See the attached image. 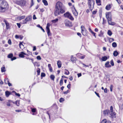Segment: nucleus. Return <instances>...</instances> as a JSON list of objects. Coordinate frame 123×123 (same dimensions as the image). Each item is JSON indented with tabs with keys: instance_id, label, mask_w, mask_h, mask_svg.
Instances as JSON below:
<instances>
[{
	"instance_id": "3c124183",
	"label": "nucleus",
	"mask_w": 123,
	"mask_h": 123,
	"mask_svg": "<svg viewBox=\"0 0 123 123\" xmlns=\"http://www.w3.org/2000/svg\"><path fill=\"white\" fill-rule=\"evenodd\" d=\"M64 99L63 98H61L59 100V101L60 102H62L64 101Z\"/></svg>"
},
{
	"instance_id": "72a5a7b5",
	"label": "nucleus",
	"mask_w": 123,
	"mask_h": 123,
	"mask_svg": "<svg viewBox=\"0 0 123 123\" xmlns=\"http://www.w3.org/2000/svg\"><path fill=\"white\" fill-rule=\"evenodd\" d=\"M107 34L109 36H111L112 35V33L111 31L109 30L108 31Z\"/></svg>"
},
{
	"instance_id": "aec40b11",
	"label": "nucleus",
	"mask_w": 123,
	"mask_h": 123,
	"mask_svg": "<svg viewBox=\"0 0 123 123\" xmlns=\"http://www.w3.org/2000/svg\"><path fill=\"white\" fill-rule=\"evenodd\" d=\"M60 61H58L57 62V65L58 68H60L61 67L62 64Z\"/></svg>"
},
{
	"instance_id": "6e6d98bb",
	"label": "nucleus",
	"mask_w": 123,
	"mask_h": 123,
	"mask_svg": "<svg viewBox=\"0 0 123 123\" xmlns=\"http://www.w3.org/2000/svg\"><path fill=\"white\" fill-rule=\"evenodd\" d=\"M17 58L16 57H13L12 58H11V60L12 61H13V60H15Z\"/></svg>"
},
{
	"instance_id": "f257e3e1",
	"label": "nucleus",
	"mask_w": 123,
	"mask_h": 123,
	"mask_svg": "<svg viewBox=\"0 0 123 123\" xmlns=\"http://www.w3.org/2000/svg\"><path fill=\"white\" fill-rule=\"evenodd\" d=\"M66 8L62 3L60 2H57L55 6V10L54 12V15L55 16L62 14L65 12Z\"/></svg>"
},
{
	"instance_id": "9b49d317",
	"label": "nucleus",
	"mask_w": 123,
	"mask_h": 123,
	"mask_svg": "<svg viewBox=\"0 0 123 123\" xmlns=\"http://www.w3.org/2000/svg\"><path fill=\"white\" fill-rule=\"evenodd\" d=\"M112 19H110V20H107L108 23L109 24V25H115L116 23L115 22H112L111 21Z\"/></svg>"
},
{
	"instance_id": "c756f323",
	"label": "nucleus",
	"mask_w": 123,
	"mask_h": 123,
	"mask_svg": "<svg viewBox=\"0 0 123 123\" xmlns=\"http://www.w3.org/2000/svg\"><path fill=\"white\" fill-rule=\"evenodd\" d=\"M1 71L2 72H5L6 71L5 68V67H2L1 68Z\"/></svg>"
},
{
	"instance_id": "6e6552de",
	"label": "nucleus",
	"mask_w": 123,
	"mask_h": 123,
	"mask_svg": "<svg viewBox=\"0 0 123 123\" xmlns=\"http://www.w3.org/2000/svg\"><path fill=\"white\" fill-rule=\"evenodd\" d=\"M65 24L66 26L70 27L72 26V23L68 20H66L65 21Z\"/></svg>"
},
{
	"instance_id": "0e129e2a",
	"label": "nucleus",
	"mask_w": 123,
	"mask_h": 123,
	"mask_svg": "<svg viewBox=\"0 0 123 123\" xmlns=\"http://www.w3.org/2000/svg\"><path fill=\"white\" fill-rule=\"evenodd\" d=\"M77 75L78 77H79L81 76V73H79L77 74Z\"/></svg>"
},
{
	"instance_id": "7ed1b4c3",
	"label": "nucleus",
	"mask_w": 123,
	"mask_h": 123,
	"mask_svg": "<svg viewBox=\"0 0 123 123\" xmlns=\"http://www.w3.org/2000/svg\"><path fill=\"white\" fill-rule=\"evenodd\" d=\"M109 112V117L111 118L116 117V114L113 111V108L112 106H111L110 107V111Z\"/></svg>"
},
{
	"instance_id": "cd10ccee",
	"label": "nucleus",
	"mask_w": 123,
	"mask_h": 123,
	"mask_svg": "<svg viewBox=\"0 0 123 123\" xmlns=\"http://www.w3.org/2000/svg\"><path fill=\"white\" fill-rule=\"evenodd\" d=\"M13 56V54L12 53L9 54L7 56V57L9 58H11Z\"/></svg>"
},
{
	"instance_id": "864d4df0",
	"label": "nucleus",
	"mask_w": 123,
	"mask_h": 123,
	"mask_svg": "<svg viewBox=\"0 0 123 123\" xmlns=\"http://www.w3.org/2000/svg\"><path fill=\"white\" fill-rule=\"evenodd\" d=\"M37 60H41V58L40 56H37Z\"/></svg>"
},
{
	"instance_id": "338daca9",
	"label": "nucleus",
	"mask_w": 123,
	"mask_h": 123,
	"mask_svg": "<svg viewBox=\"0 0 123 123\" xmlns=\"http://www.w3.org/2000/svg\"><path fill=\"white\" fill-rule=\"evenodd\" d=\"M36 47L35 46H34L33 47V51H34L36 49Z\"/></svg>"
},
{
	"instance_id": "f704fd0d",
	"label": "nucleus",
	"mask_w": 123,
	"mask_h": 123,
	"mask_svg": "<svg viewBox=\"0 0 123 123\" xmlns=\"http://www.w3.org/2000/svg\"><path fill=\"white\" fill-rule=\"evenodd\" d=\"M50 79L52 80H54L55 78V76L53 75H51L50 76Z\"/></svg>"
},
{
	"instance_id": "39448f33",
	"label": "nucleus",
	"mask_w": 123,
	"mask_h": 123,
	"mask_svg": "<svg viewBox=\"0 0 123 123\" xmlns=\"http://www.w3.org/2000/svg\"><path fill=\"white\" fill-rule=\"evenodd\" d=\"M26 1L25 0H21L17 2V4L21 6H24L26 4Z\"/></svg>"
},
{
	"instance_id": "dca6fc26",
	"label": "nucleus",
	"mask_w": 123,
	"mask_h": 123,
	"mask_svg": "<svg viewBox=\"0 0 123 123\" xmlns=\"http://www.w3.org/2000/svg\"><path fill=\"white\" fill-rule=\"evenodd\" d=\"M101 123H111V122L109 120L107 121L105 119L101 121Z\"/></svg>"
},
{
	"instance_id": "a878e982",
	"label": "nucleus",
	"mask_w": 123,
	"mask_h": 123,
	"mask_svg": "<svg viewBox=\"0 0 123 123\" xmlns=\"http://www.w3.org/2000/svg\"><path fill=\"white\" fill-rule=\"evenodd\" d=\"M111 8V6L110 5H107L105 7V9L106 10H109Z\"/></svg>"
},
{
	"instance_id": "ddd939ff",
	"label": "nucleus",
	"mask_w": 123,
	"mask_h": 123,
	"mask_svg": "<svg viewBox=\"0 0 123 123\" xmlns=\"http://www.w3.org/2000/svg\"><path fill=\"white\" fill-rule=\"evenodd\" d=\"M4 22L5 24L6 29H8L9 28V23L6 20H4Z\"/></svg>"
},
{
	"instance_id": "423d86ee",
	"label": "nucleus",
	"mask_w": 123,
	"mask_h": 123,
	"mask_svg": "<svg viewBox=\"0 0 123 123\" xmlns=\"http://www.w3.org/2000/svg\"><path fill=\"white\" fill-rule=\"evenodd\" d=\"M50 25V24L49 23H48L47 25V26L46 27L47 31V32L48 36L51 35V33L50 32L49 29Z\"/></svg>"
},
{
	"instance_id": "f8f14e48",
	"label": "nucleus",
	"mask_w": 123,
	"mask_h": 123,
	"mask_svg": "<svg viewBox=\"0 0 123 123\" xmlns=\"http://www.w3.org/2000/svg\"><path fill=\"white\" fill-rule=\"evenodd\" d=\"M70 14L68 12H67L64 14L63 16L65 17L68 18Z\"/></svg>"
},
{
	"instance_id": "603ef678",
	"label": "nucleus",
	"mask_w": 123,
	"mask_h": 123,
	"mask_svg": "<svg viewBox=\"0 0 123 123\" xmlns=\"http://www.w3.org/2000/svg\"><path fill=\"white\" fill-rule=\"evenodd\" d=\"M81 31H82V30H84V29H86L84 26L82 25L81 27Z\"/></svg>"
},
{
	"instance_id": "a19ab883",
	"label": "nucleus",
	"mask_w": 123,
	"mask_h": 123,
	"mask_svg": "<svg viewBox=\"0 0 123 123\" xmlns=\"http://www.w3.org/2000/svg\"><path fill=\"white\" fill-rule=\"evenodd\" d=\"M68 18L69 19H70L71 20H74V18L73 17L71 16V14L70 15Z\"/></svg>"
},
{
	"instance_id": "c03bdc74",
	"label": "nucleus",
	"mask_w": 123,
	"mask_h": 123,
	"mask_svg": "<svg viewBox=\"0 0 123 123\" xmlns=\"http://www.w3.org/2000/svg\"><path fill=\"white\" fill-rule=\"evenodd\" d=\"M45 76V74L44 73H42L41 74V76L42 77H44Z\"/></svg>"
},
{
	"instance_id": "774afa93",
	"label": "nucleus",
	"mask_w": 123,
	"mask_h": 123,
	"mask_svg": "<svg viewBox=\"0 0 123 123\" xmlns=\"http://www.w3.org/2000/svg\"><path fill=\"white\" fill-rule=\"evenodd\" d=\"M85 57V56H81L80 57V58L81 59H83Z\"/></svg>"
},
{
	"instance_id": "13d9d810",
	"label": "nucleus",
	"mask_w": 123,
	"mask_h": 123,
	"mask_svg": "<svg viewBox=\"0 0 123 123\" xmlns=\"http://www.w3.org/2000/svg\"><path fill=\"white\" fill-rule=\"evenodd\" d=\"M77 34L80 37H81V34L80 33L78 32L77 33Z\"/></svg>"
},
{
	"instance_id": "bf43d9fd",
	"label": "nucleus",
	"mask_w": 123,
	"mask_h": 123,
	"mask_svg": "<svg viewBox=\"0 0 123 123\" xmlns=\"http://www.w3.org/2000/svg\"><path fill=\"white\" fill-rule=\"evenodd\" d=\"M15 95L18 96V97H19L20 96V95L18 93H17L16 92H15Z\"/></svg>"
},
{
	"instance_id": "4c0bfd02",
	"label": "nucleus",
	"mask_w": 123,
	"mask_h": 123,
	"mask_svg": "<svg viewBox=\"0 0 123 123\" xmlns=\"http://www.w3.org/2000/svg\"><path fill=\"white\" fill-rule=\"evenodd\" d=\"M109 42L110 43H111V42H112L113 41H114V39L110 38H109Z\"/></svg>"
},
{
	"instance_id": "a18cd8bd",
	"label": "nucleus",
	"mask_w": 123,
	"mask_h": 123,
	"mask_svg": "<svg viewBox=\"0 0 123 123\" xmlns=\"http://www.w3.org/2000/svg\"><path fill=\"white\" fill-rule=\"evenodd\" d=\"M113 86L112 85H111L110 87V91L111 92H112V89L113 88Z\"/></svg>"
},
{
	"instance_id": "a211bd4d",
	"label": "nucleus",
	"mask_w": 123,
	"mask_h": 123,
	"mask_svg": "<svg viewBox=\"0 0 123 123\" xmlns=\"http://www.w3.org/2000/svg\"><path fill=\"white\" fill-rule=\"evenodd\" d=\"M74 9L75 10L73 11V13L75 16H77L78 15V12L77 11L74 7Z\"/></svg>"
},
{
	"instance_id": "58836bf2",
	"label": "nucleus",
	"mask_w": 123,
	"mask_h": 123,
	"mask_svg": "<svg viewBox=\"0 0 123 123\" xmlns=\"http://www.w3.org/2000/svg\"><path fill=\"white\" fill-rule=\"evenodd\" d=\"M103 33L102 32V31H101L100 32V34H98V36L101 37L103 35Z\"/></svg>"
},
{
	"instance_id": "f03ea898",
	"label": "nucleus",
	"mask_w": 123,
	"mask_h": 123,
	"mask_svg": "<svg viewBox=\"0 0 123 123\" xmlns=\"http://www.w3.org/2000/svg\"><path fill=\"white\" fill-rule=\"evenodd\" d=\"M9 6L7 2L4 0H0V12L5 11L8 9Z\"/></svg>"
},
{
	"instance_id": "4d7b16f0",
	"label": "nucleus",
	"mask_w": 123,
	"mask_h": 123,
	"mask_svg": "<svg viewBox=\"0 0 123 123\" xmlns=\"http://www.w3.org/2000/svg\"><path fill=\"white\" fill-rule=\"evenodd\" d=\"M97 12V11H94L92 12V14L93 15L95 14Z\"/></svg>"
},
{
	"instance_id": "2f4dec72",
	"label": "nucleus",
	"mask_w": 123,
	"mask_h": 123,
	"mask_svg": "<svg viewBox=\"0 0 123 123\" xmlns=\"http://www.w3.org/2000/svg\"><path fill=\"white\" fill-rule=\"evenodd\" d=\"M112 47L114 48H115L117 46V44L115 42H113L112 44Z\"/></svg>"
},
{
	"instance_id": "37998d69",
	"label": "nucleus",
	"mask_w": 123,
	"mask_h": 123,
	"mask_svg": "<svg viewBox=\"0 0 123 123\" xmlns=\"http://www.w3.org/2000/svg\"><path fill=\"white\" fill-rule=\"evenodd\" d=\"M27 21H26V19H25V20H22V23L23 24H25L27 23Z\"/></svg>"
},
{
	"instance_id": "f3484780",
	"label": "nucleus",
	"mask_w": 123,
	"mask_h": 123,
	"mask_svg": "<svg viewBox=\"0 0 123 123\" xmlns=\"http://www.w3.org/2000/svg\"><path fill=\"white\" fill-rule=\"evenodd\" d=\"M5 95L7 97H8L11 94V92L8 91H6L5 92Z\"/></svg>"
},
{
	"instance_id": "8fccbe9b",
	"label": "nucleus",
	"mask_w": 123,
	"mask_h": 123,
	"mask_svg": "<svg viewBox=\"0 0 123 123\" xmlns=\"http://www.w3.org/2000/svg\"><path fill=\"white\" fill-rule=\"evenodd\" d=\"M111 64L112 66H114V64L113 62V60H112L111 61Z\"/></svg>"
},
{
	"instance_id": "de8ad7c7",
	"label": "nucleus",
	"mask_w": 123,
	"mask_h": 123,
	"mask_svg": "<svg viewBox=\"0 0 123 123\" xmlns=\"http://www.w3.org/2000/svg\"><path fill=\"white\" fill-rule=\"evenodd\" d=\"M31 111L32 112L34 113L36 111V109L33 108L31 109Z\"/></svg>"
},
{
	"instance_id": "4be33fe9",
	"label": "nucleus",
	"mask_w": 123,
	"mask_h": 123,
	"mask_svg": "<svg viewBox=\"0 0 123 123\" xmlns=\"http://www.w3.org/2000/svg\"><path fill=\"white\" fill-rule=\"evenodd\" d=\"M48 67L49 68V71L51 72H52V67L51 66V64H49L48 65Z\"/></svg>"
},
{
	"instance_id": "e2e57ef3",
	"label": "nucleus",
	"mask_w": 123,
	"mask_h": 123,
	"mask_svg": "<svg viewBox=\"0 0 123 123\" xmlns=\"http://www.w3.org/2000/svg\"><path fill=\"white\" fill-rule=\"evenodd\" d=\"M33 19H35L37 18L36 16L35 15H34L33 16Z\"/></svg>"
},
{
	"instance_id": "473e14b6",
	"label": "nucleus",
	"mask_w": 123,
	"mask_h": 123,
	"mask_svg": "<svg viewBox=\"0 0 123 123\" xmlns=\"http://www.w3.org/2000/svg\"><path fill=\"white\" fill-rule=\"evenodd\" d=\"M15 104L18 106H19V102L18 100L16 101L15 103Z\"/></svg>"
},
{
	"instance_id": "20e7f679",
	"label": "nucleus",
	"mask_w": 123,
	"mask_h": 123,
	"mask_svg": "<svg viewBox=\"0 0 123 123\" xmlns=\"http://www.w3.org/2000/svg\"><path fill=\"white\" fill-rule=\"evenodd\" d=\"M87 4L90 9L91 11H92L94 8L95 4V1H92V2L91 1H88Z\"/></svg>"
},
{
	"instance_id": "5fc2aeb1",
	"label": "nucleus",
	"mask_w": 123,
	"mask_h": 123,
	"mask_svg": "<svg viewBox=\"0 0 123 123\" xmlns=\"http://www.w3.org/2000/svg\"><path fill=\"white\" fill-rule=\"evenodd\" d=\"M91 33L93 35V36H94V37L96 38V33L93 31H92Z\"/></svg>"
},
{
	"instance_id": "6ab92c4d",
	"label": "nucleus",
	"mask_w": 123,
	"mask_h": 123,
	"mask_svg": "<svg viewBox=\"0 0 123 123\" xmlns=\"http://www.w3.org/2000/svg\"><path fill=\"white\" fill-rule=\"evenodd\" d=\"M109 62H107L105 64V67H106L109 68L111 67V66L109 64Z\"/></svg>"
},
{
	"instance_id": "5701e85b",
	"label": "nucleus",
	"mask_w": 123,
	"mask_h": 123,
	"mask_svg": "<svg viewBox=\"0 0 123 123\" xmlns=\"http://www.w3.org/2000/svg\"><path fill=\"white\" fill-rule=\"evenodd\" d=\"M107 59V57L106 56H104L101 58V60L102 61H106Z\"/></svg>"
},
{
	"instance_id": "c9c22d12",
	"label": "nucleus",
	"mask_w": 123,
	"mask_h": 123,
	"mask_svg": "<svg viewBox=\"0 0 123 123\" xmlns=\"http://www.w3.org/2000/svg\"><path fill=\"white\" fill-rule=\"evenodd\" d=\"M63 83V79L62 78L60 81V86H62Z\"/></svg>"
},
{
	"instance_id": "69168bd1",
	"label": "nucleus",
	"mask_w": 123,
	"mask_h": 123,
	"mask_svg": "<svg viewBox=\"0 0 123 123\" xmlns=\"http://www.w3.org/2000/svg\"><path fill=\"white\" fill-rule=\"evenodd\" d=\"M104 92L105 93L107 92V89L106 88L105 89H104Z\"/></svg>"
},
{
	"instance_id": "4468645a",
	"label": "nucleus",
	"mask_w": 123,
	"mask_h": 123,
	"mask_svg": "<svg viewBox=\"0 0 123 123\" xmlns=\"http://www.w3.org/2000/svg\"><path fill=\"white\" fill-rule=\"evenodd\" d=\"M25 19L27 22H28L31 21L32 19V17L31 16H30L27 17Z\"/></svg>"
},
{
	"instance_id": "09e8293b",
	"label": "nucleus",
	"mask_w": 123,
	"mask_h": 123,
	"mask_svg": "<svg viewBox=\"0 0 123 123\" xmlns=\"http://www.w3.org/2000/svg\"><path fill=\"white\" fill-rule=\"evenodd\" d=\"M37 74L38 75H39L40 74V70L39 68H38V70H37Z\"/></svg>"
},
{
	"instance_id": "79ce46f5",
	"label": "nucleus",
	"mask_w": 123,
	"mask_h": 123,
	"mask_svg": "<svg viewBox=\"0 0 123 123\" xmlns=\"http://www.w3.org/2000/svg\"><path fill=\"white\" fill-rule=\"evenodd\" d=\"M5 82L6 84H7L9 82V81L8 79H6L5 80Z\"/></svg>"
},
{
	"instance_id": "ea45409f",
	"label": "nucleus",
	"mask_w": 123,
	"mask_h": 123,
	"mask_svg": "<svg viewBox=\"0 0 123 123\" xmlns=\"http://www.w3.org/2000/svg\"><path fill=\"white\" fill-rule=\"evenodd\" d=\"M25 17V16H21L19 17V20H21L24 18Z\"/></svg>"
},
{
	"instance_id": "680f3d73",
	"label": "nucleus",
	"mask_w": 123,
	"mask_h": 123,
	"mask_svg": "<svg viewBox=\"0 0 123 123\" xmlns=\"http://www.w3.org/2000/svg\"><path fill=\"white\" fill-rule=\"evenodd\" d=\"M34 65V66H35V65H36L37 66H39V64H38V63L37 62H35Z\"/></svg>"
},
{
	"instance_id": "49530a36",
	"label": "nucleus",
	"mask_w": 123,
	"mask_h": 123,
	"mask_svg": "<svg viewBox=\"0 0 123 123\" xmlns=\"http://www.w3.org/2000/svg\"><path fill=\"white\" fill-rule=\"evenodd\" d=\"M65 70L67 71L68 72H65L64 73V74L66 75H68L69 74V72L66 69H65Z\"/></svg>"
},
{
	"instance_id": "e433bc0d",
	"label": "nucleus",
	"mask_w": 123,
	"mask_h": 123,
	"mask_svg": "<svg viewBox=\"0 0 123 123\" xmlns=\"http://www.w3.org/2000/svg\"><path fill=\"white\" fill-rule=\"evenodd\" d=\"M58 18H56V19L53 20H52V22L53 23H55L56 22L58 21Z\"/></svg>"
},
{
	"instance_id": "2eb2a0df",
	"label": "nucleus",
	"mask_w": 123,
	"mask_h": 123,
	"mask_svg": "<svg viewBox=\"0 0 123 123\" xmlns=\"http://www.w3.org/2000/svg\"><path fill=\"white\" fill-rule=\"evenodd\" d=\"M27 55L23 52H21L19 54V57L21 58H23L24 57V55Z\"/></svg>"
},
{
	"instance_id": "9d476101",
	"label": "nucleus",
	"mask_w": 123,
	"mask_h": 123,
	"mask_svg": "<svg viewBox=\"0 0 123 123\" xmlns=\"http://www.w3.org/2000/svg\"><path fill=\"white\" fill-rule=\"evenodd\" d=\"M110 111L109 110H107L103 111V113L105 116H109Z\"/></svg>"
},
{
	"instance_id": "393cba45",
	"label": "nucleus",
	"mask_w": 123,
	"mask_h": 123,
	"mask_svg": "<svg viewBox=\"0 0 123 123\" xmlns=\"http://www.w3.org/2000/svg\"><path fill=\"white\" fill-rule=\"evenodd\" d=\"M19 46L20 49H23L24 48V45L21 42H20L19 43Z\"/></svg>"
},
{
	"instance_id": "0eeeda50",
	"label": "nucleus",
	"mask_w": 123,
	"mask_h": 123,
	"mask_svg": "<svg viewBox=\"0 0 123 123\" xmlns=\"http://www.w3.org/2000/svg\"><path fill=\"white\" fill-rule=\"evenodd\" d=\"M105 15L106 17L107 20L112 19L111 14L110 12H106L105 13Z\"/></svg>"
},
{
	"instance_id": "bb28decb",
	"label": "nucleus",
	"mask_w": 123,
	"mask_h": 123,
	"mask_svg": "<svg viewBox=\"0 0 123 123\" xmlns=\"http://www.w3.org/2000/svg\"><path fill=\"white\" fill-rule=\"evenodd\" d=\"M43 2L44 3V5L45 6L48 5V3L47 1L46 0H43Z\"/></svg>"
},
{
	"instance_id": "1a4fd4ad",
	"label": "nucleus",
	"mask_w": 123,
	"mask_h": 123,
	"mask_svg": "<svg viewBox=\"0 0 123 123\" xmlns=\"http://www.w3.org/2000/svg\"><path fill=\"white\" fill-rule=\"evenodd\" d=\"M81 32L82 34L84 36H86L87 35V31L86 29H84V30H82Z\"/></svg>"
},
{
	"instance_id": "052dcab7",
	"label": "nucleus",
	"mask_w": 123,
	"mask_h": 123,
	"mask_svg": "<svg viewBox=\"0 0 123 123\" xmlns=\"http://www.w3.org/2000/svg\"><path fill=\"white\" fill-rule=\"evenodd\" d=\"M71 84H69L67 86V87L69 89L70 87Z\"/></svg>"
},
{
	"instance_id": "412c9836",
	"label": "nucleus",
	"mask_w": 123,
	"mask_h": 123,
	"mask_svg": "<svg viewBox=\"0 0 123 123\" xmlns=\"http://www.w3.org/2000/svg\"><path fill=\"white\" fill-rule=\"evenodd\" d=\"M11 102H12L13 104H14V102H12V101L10 100H8V101L7 102V106H10V103Z\"/></svg>"
},
{
	"instance_id": "c85d7f7f",
	"label": "nucleus",
	"mask_w": 123,
	"mask_h": 123,
	"mask_svg": "<svg viewBox=\"0 0 123 123\" xmlns=\"http://www.w3.org/2000/svg\"><path fill=\"white\" fill-rule=\"evenodd\" d=\"M96 0V3L98 4V5H101L100 0Z\"/></svg>"
},
{
	"instance_id": "7c9ffc66",
	"label": "nucleus",
	"mask_w": 123,
	"mask_h": 123,
	"mask_svg": "<svg viewBox=\"0 0 123 123\" xmlns=\"http://www.w3.org/2000/svg\"><path fill=\"white\" fill-rule=\"evenodd\" d=\"M75 58L73 56H71V60L72 62H74L75 61Z\"/></svg>"
},
{
	"instance_id": "b1692460",
	"label": "nucleus",
	"mask_w": 123,
	"mask_h": 123,
	"mask_svg": "<svg viewBox=\"0 0 123 123\" xmlns=\"http://www.w3.org/2000/svg\"><path fill=\"white\" fill-rule=\"evenodd\" d=\"M118 54V53L117 51H114L113 53V55L115 56H117Z\"/></svg>"
}]
</instances>
